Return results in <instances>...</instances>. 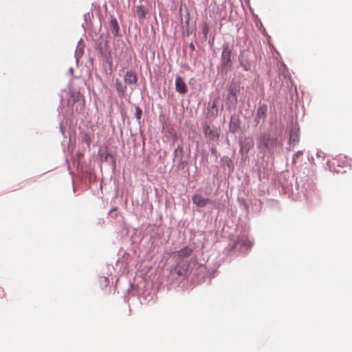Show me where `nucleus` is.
Here are the masks:
<instances>
[{
    "instance_id": "nucleus-14",
    "label": "nucleus",
    "mask_w": 352,
    "mask_h": 352,
    "mask_svg": "<svg viewBox=\"0 0 352 352\" xmlns=\"http://www.w3.org/2000/svg\"><path fill=\"white\" fill-rule=\"evenodd\" d=\"M266 110H267L266 106L261 107L260 108H258L257 114H256V118H258L259 119H261V118L264 119Z\"/></svg>"
},
{
    "instance_id": "nucleus-1",
    "label": "nucleus",
    "mask_w": 352,
    "mask_h": 352,
    "mask_svg": "<svg viewBox=\"0 0 352 352\" xmlns=\"http://www.w3.org/2000/svg\"><path fill=\"white\" fill-rule=\"evenodd\" d=\"M281 145L278 138L274 135H263L259 138L258 148L264 153L272 152L275 148Z\"/></svg>"
},
{
    "instance_id": "nucleus-20",
    "label": "nucleus",
    "mask_w": 352,
    "mask_h": 352,
    "mask_svg": "<svg viewBox=\"0 0 352 352\" xmlns=\"http://www.w3.org/2000/svg\"><path fill=\"white\" fill-rule=\"evenodd\" d=\"M177 151H180V152H182V148L179 145L177 146L175 152H177Z\"/></svg>"
},
{
    "instance_id": "nucleus-4",
    "label": "nucleus",
    "mask_w": 352,
    "mask_h": 352,
    "mask_svg": "<svg viewBox=\"0 0 352 352\" xmlns=\"http://www.w3.org/2000/svg\"><path fill=\"white\" fill-rule=\"evenodd\" d=\"M175 89L176 91L182 94L187 92V86L184 80L181 76H177L175 79Z\"/></svg>"
},
{
    "instance_id": "nucleus-23",
    "label": "nucleus",
    "mask_w": 352,
    "mask_h": 352,
    "mask_svg": "<svg viewBox=\"0 0 352 352\" xmlns=\"http://www.w3.org/2000/svg\"><path fill=\"white\" fill-rule=\"evenodd\" d=\"M116 208H114L113 209H112V210H111V212H112V211H116Z\"/></svg>"
},
{
    "instance_id": "nucleus-21",
    "label": "nucleus",
    "mask_w": 352,
    "mask_h": 352,
    "mask_svg": "<svg viewBox=\"0 0 352 352\" xmlns=\"http://www.w3.org/2000/svg\"><path fill=\"white\" fill-rule=\"evenodd\" d=\"M230 60V52H228V57H227V62H229Z\"/></svg>"
},
{
    "instance_id": "nucleus-18",
    "label": "nucleus",
    "mask_w": 352,
    "mask_h": 352,
    "mask_svg": "<svg viewBox=\"0 0 352 352\" xmlns=\"http://www.w3.org/2000/svg\"><path fill=\"white\" fill-rule=\"evenodd\" d=\"M240 242L244 245H250V241H249L247 239L242 238L239 240Z\"/></svg>"
},
{
    "instance_id": "nucleus-11",
    "label": "nucleus",
    "mask_w": 352,
    "mask_h": 352,
    "mask_svg": "<svg viewBox=\"0 0 352 352\" xmlns=\"http://www.w3.org/2000/svg\"><path fill=\"white\" fill-rule=\"evenodd\" d=\"M116 88L119 96L123 97L126 93V88L118 79L116 80Z\"/></svg>"
},
{
    "instance_id": "nucleus-17",
    "label": "nucleus",
    "mask_w": 352,
    "mask_h": 352,
    "mask_svg": "<svg viewBox=\"0 0 352 352\" xmlns=\"http://www.w3.org/2000/svg\"><path fill=\"white\" fill-rule=\"evenodd\" d=\"M135 111H136V118L138 120H140L141 118L142 111L141 109L138 107H136Z\"/></svg>"
},
{
    "instance_id": "nucleus-7",
    "label": "nucleus",
    "mask_w": 352,
    "mask_h": 352,
    "mask_svg": "<svg viewBox=\"0 0 352 352\" xmlns=\"http://www.w3.org/2000/svg\"><path fill=\"white\" fill-rule=\"evenodd\" d=\"M125 83L129 85H134L137 82V75L132 71H128L124 76Z\"/></svg>"
},
{
    "instance_id": "nucleus-2",
    "label": "nucleus",
    "mask_w": 352,
    "mask_h": 352,
    "mask_svg": "<svg viewBox=\"0 0 352 352\" xmlns=\"http://www.w3.org/2000/svg\"><path fill=\"white\" fill-rule=\"evenodd\" d=\"M203 131L205 136L209 140L214 142H218L220 135L219 129L214 126L210 127L207 124H205L203 126Z\"/></svg>"
},
{
    "instance_id": "nucleus-16",
    "label": "nucleus",
    "mask_w": 352,
    "mask_h": 352,
    "mask_svg": "<svg viewBox=\"0 0 352 352\" xmlns=\"http://www.w3.org/2000/svg\"><path fill=\"white\" fill-rule=\"evenodd\" d=\"M209 32V26L207 23H204L202 27V33L204 35L205 38L207 37V35Z\"/></svg>"
},
{
    "instance_id": "nucleus-8",
    "label": "nucleus",
    "mask_w": 352,
    "mask_h": 352,
    "mask_svg": "<svg viewBox=\"0 0 352 352\" xmlns=\"http://www.w3.org/2000/svg\"><path fill=\"white\" fill-rule=\"evenodd\" d=\"M299 129H292L289 133V143L293 145H295L296 143H298L299 142Z\"/></svg>"
},
{
    "instance_id": "nucleus-15",
    "label": "nucleus",
    "mask_w": 352,
    "mask_h": 352,
    "mask_svg": "<svg viewBox=\"0 0 352 352\" xmlns=\"http://www.w3.org/2000/svg\"><path fill=\"white\" fill-rule=\"evenodd\" d=\"M99 281H100V287L102 288L107 287L109 283V279L106 277H100L99 279Z\"/></svg>"
},
{
    "instance_id": "nucleus-12",
    "label": "nucleus",
    "mask_w": 352,
    "mask_h": 352,
    "mask_svg": "<svg viewBox=\"0 0 352 352\" xmlns=\"http://www.w3.org/2000/svg\"><path fill=\"white\" fill-rule=\"evenodd\" d=\"M239 120L237 119L232 118L229 123V130L231 133H235L239 129Z\"/></svg>"
},
{
    "instance_id": "nucleus-5",
    "label": "nucleus",
    "mask_w": 352,
    "mask_h": 352,
    "mask_svg": "<svg viewBox=\"0 0 352 352\" xmlns=\"http://www.w3.org/2000/svg\"><path fill=\"white\" fill-rule=\"evenodd\" d=\"M192 202L199 207H204L210 202L208 199L203 197L201 195L195 194L192 197Z\"/></svg>"
},
{
    "instance_id": "nucleus-22",
    "label": "nucleus",
    "mask_w": 352,
    "mask_h": 352,
    "mask_svg": "<svg viewBox=\"0 0 352 352\" xmlns=\"http://www.w3.org/2000/svg\"><path fill=\"white\" fill-rule=\"evenodd\" d=\"M190 48H192V50H194V45H193V44H191V45H190Z\"/></svg>"
},
{
    "instance_id": "nucleus-6",
    "label": "nucleus",
    "mask_w": 352,
    "mask_h": 352,
    "mask_svg": "<svg viewBox=\"0 0 352 352\" xmlns=\"http://www.w3.org/2000/svg\"><path fill=\"white\" fill-rule=\"evenodd\" d=\"M253 146L254 142L252 139L245 138L243 142H241V151L247 154Z\"/></svg>"
},
{
    "instance_id": "nucleus-9",
    "label": "nucleus",
    "mask_w": 352,
    "mask_h": 352,
    "mask_svg": "<svg viewBox=\"0 0 352 352\" xmlns=\"http://www.w3.org/2000/svg\"><path fill=\"white\" fill-rule=\"evenodd\" d=\"M135 8V13L137 17L139 19L140 21L144 19L148 13V10L142 5L137 6Z\"/></svg>"
},
{
    "instance_id": "nucleus-10",
    "label": "nucleus",
    "mask_w": 352,
    "mask_h": 352,
    "mask_svg": "<svg viewBox=\"0 0 352 352\" xmlns=\"http://www.w3.org/2000/svg\"><path fill=\"white\" fill-rule=\"evenodd\" d=\"M228 91H229L228 99L232 102V103H233L234 104H236V102H237V97L236 96V91H237L236 87L230 86L229 87Z\"/></svg>"
},
{
    "instance_id": "nucleus-13",
    "label": "nucleus",
    "mask_w": 352,
    "mask_h": 352,
    "mask_svg": "<svg viewBox=\"0 0 352 352\" xmlns=\"http://www.w3.org/2000/svg\"><path fill=\"white\" fill-rule=\"evenodd\" d=\"M110 26L113 31V34L114 35H117L119 32L120 28H119L118 23L116 19H113L111 20Z\"/></svg>"
},
{
    "instance_id": "nucleus-19",
    "label": "nucleus",
    "mask_w": 352,
    "mask_h": 352,
    "mask_svg": "<svg viewBox=\"0 0 352 352\" xmlns=\"http://www.w3.org/2000/svg\"><path fill=\"white\" fill-rule=\"evenodd\" d=\"M83 140L87 144H89V142H90V139H89V137L87 134H85L84 135V137H83Z\"/></svg>"
},
{
    "instance_id": "nucleus-3",
    "label": "nucleus",
    "mask_w": 352,
    "mask_h": 352,
    "mask_svg": "<svg viewBox=\"0 0 352 352\" xmlns=\"http://www.w3.org/2000/svg\"><path fill=\"white\" fill-rule=\"evenodd\" d=\"M192 252V248L186 246L180 250L173 253V256L177 257V260H183L191 255Z\"/></svg>"
}]
</instances>
